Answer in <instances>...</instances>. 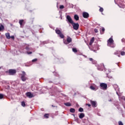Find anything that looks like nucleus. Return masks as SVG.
<instances>
[{"instance_id":"25","label":"nucleus","mask_w":125,"mask_h":125,"mask_svg":"<svg viewBox=\"0 0 125 125\" xmlns=\"http://www.w3.org/2000/svg\"><path fill=\"white\" fill-rule=\"evenodd\" d=\"M108 46H110V47H115V46H116V45H115V44L113 43V44H110V45Z\"/></svg>"},{"instance_id":"9","label":"nucleus","mask_w":125,"mask_h":125,"mask_svg":"<svg viewBox=\"0 0 125 125\" xmlns=\"http://www.w3.org/2000/svg\"><path fill=\"white\" fill-rule=\"evenodd\" d=\"M90 102L92 107H94V108H95V107H96V106H97L96 101H93L90 100Z\"/></svg>"},{"instance_id":"23","label":"nucleus","mask_w":125,"mask_h":125,"mask_svg":"<svg viewBox=\"0 0 125 125\" xmlns=\"http://www.w3.org/2000/svg\"><path fill=\"white\" fill-rule=\"evenodd\" d=\"M21 106H22V107H25V106H26V104H25V102H21Z\"/></svg>"},{"instance_id":"12","label":"nucleus","mask_w":125,"mask_h":125,"mask_svg":"<svg viewBox=\"0 0 125 125\" xmlns=\"http://www.w3.org/2000/svg\"><path fill=\"white\" fill-rule=\"evenodd\" d=\"M74 19L76 21H79V20L80 19V17H79V16H78V15H74Z\"/></svg>"},{"instance_id":"2","label":"nucleus","mask_w":125,"mask_h":125,"mask_svg":"<svg viewBox=\"0 0 125 125\" xmlns=\"http://www.w3.org/2000/svg\"><path fill=\"white\" fill-rule=\"evenodd\" d=\"M55 32L56 33V34H57V35H59L60 38H61V39H64V35L62 34V32H61V31H60V30L58 29H55Z\"/></svg>"},{"instance_id":"24","label":"nucleus","mask_w":125,"mask_h":125,"mask_svg":"<svg viewBox=\"0 0 125 125\" xmlns=\"http://www.w3.org/2000/svg\"><path fill=\"white\" fill-rule=\"evenodd\" d=\"M99 11L100 12H103V11H104V9H103V8H102V7H100V8L99 9Z\"/></svg>"},{"instance_id":"3","label":"nucleus","mask_w":125,"mask_h":125,"mask_svg":"<svg viewBox=\"0 0 125 125\" xmlns=\"http://www.w3.org/2000/svg\"><path fill=\"white\" fill-rule=\"evenodd\" d=\"M100 86L101 89H103V90H106L107 89V85L105 83H101Z\"/></svg>"},{"instance_id":"7","label":"nucleus","mask_w":125,"mask_h":125,"mask_svg":"<svg viewBox=\"0 0 125 125\" xmlns=\"http://www.w3.org/2000/svg\"><path fill=\"white\" fill-rule=\"evenodd\" d=\"M9 75L13 76L16 74V70L15 69H10L8 71Z\"/></svg>"},{"instance_id":"27","label":"nucleus","mask_w":125,"mask_h":125,"mask_svg":"<svg viewBox=\"0 0 125 125\" xmlns=\"http://www.w3.org/2000/svg\"><path fill=\"white\" fill-rule=\"evenodd\" d=\"M79 112H83V108L80 107L79 109Z\"/></svg>"},{"instance_id":"32","label":"nucleus","mask_w":125,"mask_h":125,"mask_svg":"<svg viewBox=\"0 0 125 125\" xmlns=\"http://www.w3.org/2000/svg\"><path fill=\"white\" fill-rule=\"evenodd\" d=\"M94 32H95V33H98V30L97 29H95Z\"/></svg>"},{"instance_id":"34","label":"nucleus","mask_w":125,"mask_h":125,"mask_svg":"<svg viewBox=\"0 0 125 125\" xmlns=\"http://www.w3.org/2000/svg\"><path fill=\"white\" fill-rule=\"evenodd\" d=\"M86 105L88 106V107H90L91 105L90 104H86Z\"/></svg>"},{"instance_id":"29","label":"nucleus","mask_w":125,"mask_h":125,"mask_svg":"<svg viewBox=\"0 0 125 125\" xmlns=\"http://www.w3.org/2000/svg\"><path fill=\"white\" fill-rule=\"evenodd\" d=\"M121 55L124 56L125 55V52L124 51H122V52H121Z\"/></svg>"},{"instance_id":"37","label":"nucleus","mask_w":125,"mask_h":125,"mask_svg":"<svg viewBox=\"0 0 125 125\" xmlns=\"http://www.w3.org/2000/svg\"><path fill=\"white\" fill-rule=\"evenodd\" d=\"M29 47H25V49H26V50H29Z\"/></svg>"},{"instance_id":"5","label":"nucleus","mask_w":125,"mask_h":125,"mask_svg":"<svg viewBox=\"0 0 125 125\" xmlns=\"http://www.w3.org/2000/svg\"><path fill=\"white\" fill-rule=\"evenodd\" d=\"M66 21L70 24H73L74 22V21H73V20H72V18H71V16L69 15H67L66 16Z\"/></svg>"},{"instance_id":"4","label":"nucleus","mask_w":125,"mask_h":125,"mask_svg":"<svg viewBox=\"0 0 125 125\" xmlns=\"http://www.w3.org/2000/svg\"><path fill=\"white\" fill-rule=\"evenodd\" d=\"M63 42L65 44H69L70 42H72V38L71 37L67 36L66 41L65 40L63 41Z\"/></svg>"},{"instance_id":"39","label":"nucleus","mask_w":125,"mask_h":125,"mask_svg":"<svg viewBox=\"0 0 125 125\" xmlns=\"http://www.w3.org/2000/svg\"><path fill=\"white\" fill-rule=\"evenodd\" d=\"M11 39H12L13 40H14V36H11Z\"/></svg>"},{"instance_id":"20","label":"nucleus","mask_w":125,"mask_h":125,"mask_svg":"<svg viewBox=\"0 0 125 125\" xmlns=\"http://www.w3.org/2000/svg\"><path fill=\"white\" fill-rule=\"evenodd\" d=\"M49 117V114H46L44 115V117L46 118V119H48Z\"/></svg>"},{"instance_id":"40","label":"nucleus","mask_w":125,"mask_h":125,"mask_svg":"<svg viewBox=\"0 0 125 125\" xmlns=\"http://www.w3.org/2000/svg\"><path fill=\"white\" fill-rule=\"evenodd\" d=\"M122 99H124V100H125V97H123Z\"/></svg>"},{"instance_id":"28","label":"nucleus","mask_w":125,"mask_h":125,"mask_svg":"<svg viewBox=\"0 0 125 125\" xmlns=\"http://www.w3.org/2000/svg\"><path fill=\"white\" fill-rule=\"evenodd\" d=\"M118 124L119 125H124V124H123V122H122V121H119Z\"/></svg>"},{"instance_id":"31","label":"nucleus","mask_w":125,"mask_h":125,"mask_svg":"<svg viewBox=\"0 0 125 125\" xmlns=\"http://www.w3.org/2000/svg\"><path fill=\"white\" fill-rule=\"evenodd\" d=\"M102 34H103V33H104V32H105V28H103L102 29Z\"/></svg>"},{"instance_id":"8","label":"nucleus","mask_w":125,"mask_h":125,"mask_svg":"<svg viewBox=\"0 0 125 125\" xmlns=\"http://www.w3.org/2000/svg\"><path fill=\"white\" fill-rule=\"evenodd\" d=\"M114 43V40H113V38H110L108 41H107V45L110 46L111 44H113Z\"/></svg>"},{"instance_id":"10","label":"nucleus","mask_w":125,"mask_h":125,"mask_svg":"<svg viewBox=\"0 0 125 125\" xmlns=\"http://www.w3.org/2000/svg\"><path fill=\"white\" fill-rule=\"evenodd\" d=\"M26 96L29 98H32V97H34L33 94L31 92H28L26 93Z\"/></svg>"},{"instance_id":"13","label":"nucleus","mask_w":125,"mask_h":125,"mask_svg":"<svg viewBox=\"0 0 125 125\" xmlns=\"http://www.w3.org/2000/svg\"><path fill=\"white\" fill-rule=\"evenodd\" d=\"M94 42V37H93L91 39L90 42L89 43V45H91L92 44V43H93Z\"/></svg>"},{"instance_id":"6","label":"nucleus","mask_w":125,"mask_h":125,"mask_svg":"<svg viewBox=\"0 0 125 125\" xmlns=\"http://www.w3.org/2000/svg\"><path fill=\"white\" fill-rule=\"evenodd\" d=\"M72 25L73 27V29L74 30H79V27H80V25L78 23H74L73 22V23H72Z\"/></svg>"},{"instance_id":"30","label":"nucleus","mask_w":125,"mask_h":125,"mask_svg":"<svg viewBox=\"0 0 125 125\" xmlns=\"http://www.w3.org/2000/svg\"><path fill=\"white\" fill-rule=\"evenodd\" d=\"M60 8L61 9H63V8H64V5H61V6H60Z\"/></svg>"},{"instance_id":"41","label":"nucleus","mask_w":125,"mask_h":125,"mask_svg":"<svg viewBox=\"0 0 125 125\" xmlns=\"http://www.w3.org/2000/svg\"><path fill=\"white\" fill-rule=\"evenodd\" d=\"M108 101H109V102H111V101H112V100H109Z\"/></svg>"},{"instance_id":"1","label":"nucleus","mask_w":125,"mask_h":125,"mask_svg":"<svg viewBox=\"0 0 125 125\" xmlns=\"http://www.w3.org/2000/svg\"><path fill=\"white\" fill-rule=\"evenodd\" d=\"M27 74H26V72L24 71H22V74H21V80L22 81V82H26L27 80H28V78L26 77Z\"/></svg>"},{"instance_id":"21","label":"nucleus","mask_w":125,"mask_h":125,"mask_svg":"<svg viewBox=\"0 0 125 125\" xmlns=\"http://www.w3.org/2000/svg\"><path fill=\"white\" fill-rule=\"evenodd\" d=\"M90 88L92 89V90H96V89L93 86H90Z\"/></svg>"},{"instance_id":"11","label":"nucleus","mask_w":125,"mask_h":125,"mask_svg":"<svg viewBox=\"0 0 125 125\" xmlns=\"http://www.w3.org/2000/svg\"><path fill=\"white\" fill-rule=\"evenodd\" d=\"M83 16L84 18H88V17H89V14L85 12H84L83 13Z\"/></svg>"},{"instance_id":"33","label":"nucleus","mask_w":125,"mask_h":125,"mask_svg":"<svg viewBox=\"0 0 125 125\" xmlns=\"http://www.w3.org/2000/svg\"><path fill=\"white\" fill-rule=\"evenodd\" d=\"M38 60L37 59H33L32 60V62H36V61H37Z\"/></svg>"},{"instance_id":"14","label":"nucleus","mask_w":125,"mask_h":125,"mask_svg":"<svg viewBox=\"0 0 125 125\" xmlns=\"http://www.w3.org/2000/svg\"><path fill=\"white\" fill-rule=\"evenodd\" d=\"M79 118L80 119H83V118H84V113H81L79 115Z\"/></svg>"},{"instance_id":"16","label":"nucleus","mask_w":125,"mask_h":125,"mask_svg":"<svg viewBox=\"0 0 125 125\" xmlns=\"http://www.w3.org/2000/svg\"><path fill=\"white\" fill-rule=\"evenodd\" d=\"M64 105H65V106L70 107V106H71L72 104L70 103H64Z\"/></svg>"},{"instance_id":"19","label":"nucleus","mask_w":125,"mask_h":125,"mask_svg":"<svg viewBox=\"0 0 125 125\" xmlns=\"http://www.w3.org/2000/svg\"><path fill=\"white\" fill-rule=\"evenodd\" d=\"M72 51H73V52L77 53L78 52V50H77V48H73Z\"/></svg>"},{"instance_id":"15","label":"nucleus","mask_w":125,"mask_h":125,"mask_svg":"<svg viewBox=\"0 0 125 125\" xmlns=\"http://www.w3.org/2000/svg\"><path fill=\"white\" fill-rule=\"evenodd\" d=\"M6 38L8 39V40H9L10 39V34H9V33L5 34Z\"/></svg>"},{"instance_id":"18","label":"nucleus","mask_w":125,"mask_h":125,"mask_svg":"<svg viewBox=\"0 0 125 125\" xmlns=\"http://www.w3.org/2000/svg\"><path fill=\"white\" fill-rule=\"evenodd\" d=\"M4 29V26L2 25V24H0V31H2V30H3Z\"/></svg>"},{"instance_id":"42","label":"nucleus","mask_w":125,"mask_h":125,"mask_svg":"<svg viewBox=\"0 0 125 125\" xmlns=\"http://www.w3.org/2000/svg\"><path fill=\"white\" fill-rule=\"evenodd\" d=\"M52 107H53V105H52Z\"/></svg>"},{"instance_id":"22","label":"nucleus","mask_w":125,"mask_h":125,"mask_svg":"<svg viewBox=\"0 0 125 125\" xmlns=\"http://www.w3.org/2000/svg\"><path fill=\"white\" fill-rule=\"evenodd\" d=\"M75 109H74V108H70V112L71 113H75Z\"/></svg>"},{"instance_id":"36","label":"nucleus","mask_w":125,"mask_h":125,"mask_svg":"<svg viewBox=\"0 0 125 125\" xmlns=\"http://www.w3.org/2000/svg\"><path fill=\"white\" fill-rule=\"evenodd\" d=\"M27 54H32V52H27Z\"/></svg>"},{"instance_id":"38","label":"nucleus","mask_w":125,"mask_h":125,"mask_svg":"<svg viewBox=\"0 0 125 125\" xmlns=\"http://www.w3.org/2000/svg\"><path fill=\"white\" fill-rule=\"evenodd\" d=\"M114 54H115L116 55H117V54H118V51L115 52L114 53Z\"/></svg>"},{"instance_id":"17","label":"nucleus","mask_w":125,"mask_h":125,"mask_svg":"<svg viewBox=\"0 0 125 125\" xmlns=\"http://www.w3.org/2000/svg\"><path fill=\"white\" fill-rule=\"evenodd\" d=\"M24 22V20H21L19 21V23H20V25L21 26H22V25H23V22Z\"/></svg>"},{"instance_id":"35","label":"nucleus","mask_w":125,"mask_h":125,"mask_svg":"<svg viewBox=\"0 0 125 125\" xmlns=\"http://www.w3.org/2000/svg\"><path fill=\"white\" fill-rule=\"evenodd\" d=\"M89 60H90V61H93V59L90 58L89 59Z\"/></svg>"},{"instance_id":"26","label":"nucleus","mask_w":125,"mask_h":125,"mask_svg":"<svg viewBox=\"0 0 125 125\" xmlns=\"http://www.w3.org/2000/svg\"><path fill=\"white\" fill-rule=\"evenodd\" d=\"M3 96H4V95L0 94V99H2V98H3Z\"/></svg>"}]
</instances>
